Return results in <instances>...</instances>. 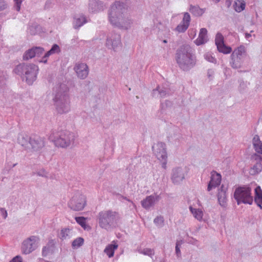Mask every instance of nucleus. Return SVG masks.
I'll use <instances>...</instances> for the list:
<instances>
[{
    "instance_id": "nucleus-1",
    "label": "nucleus",
    "mask_w": 262,
    "mask_h": 262,
    "mask_svg": "<svg viewBox=\"0 0 262 262\" xmlns=\"http://www.w3.org/2000/svg\"><path fill=\"white\" fill-rule=\"evenodd\" d=\"M125 4L120 1H116L111 5L108 11L109 22L114 26L127 30L131 27L132 20L126 14Z\"/></svg>"
},
{
    "instance_id": "nucleus-2",
    "label": "nucleus",
    "mask_w": 262,
    "mask_h": 262,
    "mask_svg": "<svg viewBox=\"0 0 262 262\" xmlns=\"http://www.w3.org/2000/svg\"><path fill=\"white\" fill-rule=\"evenodd\" d=\"M175 59L179 68L188 71L196 64V56L194 50L188 44L181 46L176 51Z\"/></svg>"
},
{
    "instance_id": "nucleus-3",
    "label": "nucleus",
    "mask_w": 262,
    "mask_h": 262,
    "mask_svg": "<svg viewBox=\"0 0 262 262\" xmlns=\"http://www.w3.org/2000/svg\"><path fill=\"white\" fill-rule=\"evenodd\" d=\"M56 91L53 99L56 111L60 114L69 113L71 110V104L68 87L61 84L56 88Z\"/></svg>"
},
{
    "instance_id": "nucleus-4",
    "label": "nucleus",
    "mask_w": 262,
    "mask_h": 262,
    "mask_svg": "<svg viewBox=\"0 0 262 262\" xmlns=\"http://www.w3.org/2000/svg\"><path fill=\"white\" fill-rule=\"evenodd\" d=\"M38 67L33 63H21L14 69L15 74L21 76L23 80L31 85L36 80Z\"/></svg>"
},
{
    "instance_id": "nucleus-5",
    "label": "nucleus",
    "mask_w": 262,
    "mask_h": 262,
    "mask_svg": "<svg viewBox=\"0 0 262 262\" xmlns=\"http://www.w3.org/2000/svg\"><path fill=\"white\" fill-rule=\"evenodd\" d=\"M119 219V213L112 210L100 211L97 217L99 226L107 230L116 227Z\"/></svg>"
},
{
    "instance_id": "nucleus-6",
    "label": "nucleus",
    "mask_w": 262,
    "mask_h": 262,
    "mask_svg": "<svg viewBox=\"0 0 262 262\" xmlns=\"http://www.w3.org/2000/svg\"><path fill=\"white\" fill-rule=\"evenodd\" d=\"M247 56L246 48L244 46H240L232 52L230 56V65L233 69L241 68Z\"/></svg>"
},
{
    "instance_id": "nucleus-7",
    "label": "nucleus",
    "mask_w": 262,
    "mask_h": 262,
    "mask_svg": "<svg viewBox=\"0 0 262 262\" xmlns=\"http://www.w3.org/2000/svg\"><path fill=\"white\" fill-rule=\"evenodd\" d=\"M251 192V189L249 187L244 186L237 188L234 194V197L237 204L238 205L241 203L252 204L253 198Z\"/></svg>"
},
{
    "instance_id": "nucleus-8",
    "label": "nucleus",
    "mask_w": 262,
    "mask_h": 262,
    "mask_svg": "<svg viewBox=\"0 0 262 262\" xmlns=\"http://www.w3.org/2000/svg\"><path fill=\"white\" fill-rule=\"evenodd\" d=\"M75 140V136L73 133L68 130L60 132L57 138L54 140L56 146L62 148H66L72 144Z\"/></svg>"
},
{
    "instance_id": "nucleus-9",
    "label": "nucleus",
    "mask_w": 262,
    "mask_h": 262,
    "mask_svg": "<svg viewBox=\"0 0 262 262\" xmlns=\"http://www.w3.org/2000/svg\"><path fill=\"white\" fill-rule=\"evenodd\" d=\"M40 241L38 236L31 235L23 241L21 246V251L24 254H29L35 250Z\"/></svg>"
},
{
    "instance_id": "nucleus-10",
    "label": "nucleus",
    "mask_w": 262,
    "mask_h": 262,
    "mask_svg": "<svg viewBox=\"0 0 262 262\" xmlns=\"http://www.w3.org/2000/svg\"><path fill=\"white\" fill-rule=\"evenodd\" d=\"M152 150L155 155L161 162L162 168L165 169L167 159L165 144L163 142H158L152 146Z\"/></svg>"
},
{
    "instance_id": "nucleus-11",
    "label": "nucleus",
    "mask_w": 262,
    "mask_h": 262,
    "mask_svg": "<svg viewBox=\"0 0 262 262\" xmlns=\"http://www.w3.org/2000/svg\"><path fill=\"white\" fill-rule=\"evenodd\" d=\"M86 204V199L80 192H77L73 195L68 203V206L74 211L82 210Z\"/></svg>"
},
{
    "instance_id": "nucleus-12",
    "label": "nucleus",
    "mask_w": 262,
    "mask_h": 262,
    "mask_svg": "<svg viewBox=\"0 0 262 262\" xmlns=\"http://www.w3.org/2000/svg\"><path fill=\"white\" fill-rule=\"evenodd\" d=\"M121 37L119 34L112 32L107 34L105 46L108 49L115 51L121 45Z\"/></svg>"
},
{
    "instance_id": "nucleus-13",
    "label": "nucleus",
    "mask_w": 262,
    "mask_h": 262,
    "mask_svg": "<svg viewBox=\"0 0 262 262\" xmlns=\"http://www.w3.org/2000/svg\"><path fill=\"white\" fill-rule=\"evenodd\" d=\"M187 171L185 167H177L172 169L171 180L175 184L181 183L185 179Z\"/></svg>"
},
{
    "instance_id": "nucleus-14",
    "label": "nucleus",
    "mask_w": 262,
    "mask_h": 262,
    "mask_svg": "<svg viewBox=\"0 0 262 262\" xmlns=\"http://www.w3.org/2000/svg\"><path fill=\"white\" fill-rule=\"evenodd\" d=\"M215 45L217 50L220 52L224 54H229L231 52L232 49L231 47L226 46L224 42V37L220 33H217L215 38Z\"/></svg>"
},
{
    "instance_id": "nucleus-15",
    "label": "nucleus",
    "mask_w": 262,
    "mask_h": 262,
    "mask_svg": "<svg viewBox=\"0 0 262 262\" xmlns=\"http://www.w3.org/2000/svg\"><path fill=\"white\" fill-rule=\"evenodd\" d=\"M45 50L43 48L35 47L27 50L23 56V60H28L35 56L40 57L44 53Z\"/></svg>"
},
{
    "instance_id": "nucleus-16",
    "label": "nucleus",
    "mask_w": 262,
    "mask_h": 262,
    "mask_svg": "<svg viewBox=\"0 0 262 262\" xmlns=\"http://www.w3.org/2000/svg\"><path fill=\"white\" fill-rule=\"evenodd\" d=\"M74 70L77 77L81 79H85L89 74V68L84 63H78L76 64Z\"/></svg>"
},
{
    "instance_id": "nucleus-17",
    "label": "nucleus",
    "mask_w": 262,
    "mask_h": 262,
    "mask_svg": "<svg viewBox=\"0 0 262 262\" xmlns=\"http://www.w3.org/2000/svg\"><path fill=\"white\" fill-rule=\"evenodd\" d=\"M45 145L43 138L38 136L31 137L30 141V149L32 151H38L41 149Z\"/></svg>"
},
{
    "instance_id": "nucleus-18",
    "label": "nucleus",
    "mask_w": 262,
    "mask_h": 262,
    "mask_svg": "<svg viewBox=\"0 0 262 262\" xmlns=\"http://www.w3.org/2000/svg\"><path fill=\"white\" fill-rule=\"evenodd\" d=\"M190 16L187 12L184 13V16L181 23L177 26L175 30L179 33H183L185 32L188 29L190 22Z\"/></svg>"
},
{
    "instance_id": "nucleus-19",
    "label": "nucleus",
    "mask_w": 262,
    "mask_h": 262,
    "mask_svg": "<svg viewBox=\"0 0 262 262\" xmlns=\"http://www.w3.org/2000/svg\"><path fill=\"white\" fill-rule=\"evenodd\" d=\"M221 182V175L215 171L212 172L211 179L208 184L207 190L210 191L213 188H215L220 184Z\"/></svg>"
},
{
    "instance_id": "nucleus-20",
    "label": "nucleus",
    "mask_w": 262,
    "mask_h": 262,
    "mask_svg": "<svg viewBox=\"0 0 262 262\" xmlns=\"http://www.w3.org/2000/svg\"><path fill=\"white\" fill-rule=\"evenodd\" d=\"M160 196L158 195H150L141 201L142 206L145 209H149L155 205L156 201H158Z\"/></svg>"
},
{
    "instance_id": "nucleus-21",
    "label": "nucleus",
    "mask_w": 262,
    "mask_h": 262,
    "mask_svg": "<svg viewBox=\"0 0 262 262\" xmlns=\"http://www.w3.org/2000/svg\"><path fill=\"white\" fill-rule=\"evenodd\" d=\"M105 8L103 3L99 0H89V9L92 12L103 11Z\"/></svg>"
},
{
    "instance_id": "nucleus-22",
    "label": "nucleus",
    "mask_w": 262,
    "mask_h": 262,
    "mask_svg": "<svg viewBox=\"0 0 262 262\" xmlns=\"http://www.w3.org/2000/svg\"><path fill=\"white\" fill-rule=\"evenodd\" d=\"M31 137L28 135L21 133L18 135L17 138V142L21 146H23L26 150H30V141L31 140Z\"/></svg>"
},
{
    "instance_id": "nucleus-23",
    "label": "nucleus",
    "mask_w": 262,
    "mask_h": 262,
    "mask_svg": "<svg viewBox=\"0 0 262 262\" xmlns=\"http://www.w3.org/2000/svg\"><path fill=\"white\" fill-rule=\"evenodd\" d=\"M169 95L168 89L158 86L156 89L153 90L152 95L155 97L165 98Z\"/></svg>"
},
{
    "instance_id": "nucleus-24",
    "label": "nucleus",
    "mask_w": 262,
    "mask_h": 262,
    "mask_svg": "<svg viewBox=\"0 0 262 262\" xmlns=\"http://www.w3.org/2000/svg\"><path fill=\"white\" fill-rule=\"evenodd\" d=\"M60 52V49L58 45L54 44L52 46L51 49L46 52L41 59L39 60L40 62L46 63L47 62L48 58L51 55L58 53Z\"/></svg>"
},
{
    "instance_id": "nucleus-25",
    "label": "nucleus",
    "mask_w": 262,
    "mask_h": 262,
    "mask_svg": "<svg viewBox=\"0 0 262 262\" xmlns=\"http://www.w3.org/2000/svg\"><path fill=\"white\" fill-rule=\"evenodd\" d=\"M207 31L205 28H202L200 31L198 38L194 41L195 45L200 46L205 43L207 40Z\"/></svg>"
},
{
    "instance_id": "nucleus-26",
    "label": "nucleus",
    "mask_w": 262,
    "mask_h": 262,
    "mask_svg": "<svg viewBox=\"0 0 262 262\" xmlns=\"http://www.w3.org/2000/svg\"><path fill=\"white\" fill-rule=\"evenodd\" d=\"M87 22L88 20L86 19V17L84 15H79L78 16H76L74 18L73 21V27L75 29H78Z\"/></svg>"
},
{
    "instance_id": "nucleus-27",
    "label": "nucleus",
    "mask_w": 262,
    "mask_h": 262,
    "mask_svg": "<svg viewBox=\"0 0 262 262\" xmlns=\"http://www.w3.org/2000/svg\"><path fill=\"white\" fill-rule=\"evenodd\" d=\"M112 243V244L107 245L104 250V252L109 257H112L114 256L115 250L118 247V245L115 241H113Z\"/></svg>"
},
{
    "instance_id": "nucleus-28",
    "label": "nucleus",
    "mask_w": 262,
    "mask_h": 262,
    "mask_svg": "<svg viewBox=\"0 0 262 262\" xmlns=\"http://www.w3.org/2000/svg\"><path fill=\"white\" fill-rule=\"evenodd\" d=\"M252 142L255 151L258 154H262V142L259 136L255 135L253 138Z\"/></svg>"
},
{
    "instance_id": "nucleus-29",
    "label": "nucleus",
    "mask_w": 262,
    "mask_h": 262,
    "mask_svg": "<svg viewBox=\"0 0 262 262\" xmlns=\"http://www.w3.org/2000/svg\"><path fill=\"white\" fill-rule=\"evenodd\" d=\"M255 202L262 209V190L260 186H257L255 189Z\"/></svg>"
},
{
    "instance_id": "nucleus-30",
    "label": "nucleus",
    "mask_w": 262,
    "mask_h": 262,
    "mask_svg": "<svg viewBox=\"0 0 262 262\" xmlns=\"http://www.w3.org/2000/svg\"><path fill=\"white\" fill-rule=\"evenodd\" d=\"M58 237L62 241L69 239L71 237V230L68 228L62 229L58 234Z\"/></svg>"
},
{
    "instance_id": "nucleus-31",
    "label": "nucleus",
    "mask_w": 262,
    "mask_h": 262,
    "mask_svg": "<svg viewBox=\"0 0 262 262\" xmlns=\"http://www.w3.org/2000/svg\"><path fill=\"white\" fill-rule=\"evenodd\" d=\"M189 10L193 15L200 16L205 12V9H202L198 6L190 5Z\"/></svg>"
},
{
    "instance_id": "nucleus-32",
    "label": "nucleus",
    "mask_w": 262,
    "mask_h": 262,
    "mask_svg": "<svg viewBox=\"0 0 262 262\" xmlns=\"http://www.w3.org/2000/svg\"><path fill=\"white\" fill-rule=\"evenodd\" d=\"M189 210L193 216L198 221H201L203 219V212L200 209L194 208L191 206L189 207Z\"/></svg>"
},
{
    "instance_id": "nucleus-33",
    "label": "nucleus",
    "mask_w": 262,
    "mask_h": 262,
    "mask_svg": "<svg viewBox=\"0 0 262 262\" xmlns=\"http://www.w3.org/2000/svg\"><path fill=\"white\" fill-rule=\"evenodd\" d=\"M217 198L220 205L222 207H226L227 206L226 193H225L223 191L219 192Z\"/></svg>"
},
{
    "instance_id": "nucleus-34",
    "label": "nucleus",
    "mask_w": 262,
    "mask_h": 262,
    "mask_svg": "<svg viewBox=\"0 0 262 262\" xmlns=\"http://www.w3.org/2000/svg\"><path fill=\"white\" fill-rule=\"evenodd\" d=\"M262 170V164L261 162L256 161V163L253 165L250 171L251 175H255L261 172Z\"/></svg>"
},
{
    "instance_id": "nucleus-35",
    "label": "nucleus",
    "mask_w": 262,
    "mask_h": 262,
    "mask_svg": "<svg viewBox=\"0 0 262 262\" xmlns=\"http://www.w3.org/2000/svg\"><path fill=\"white\" fill-rule=\"evenodd\" d=\"M40 29V26L37 24L34 23L30 25L28 28L27 32L31 35H35L37 33Z\"/></svg>"
},
{
    "instance_id": "nucleus-36",
    "label": "nucleus",
    "mask_w": 262,
    "mask_h": 262,
    "mask_svg": "<svg viewBox=\"0 0 262 262\" xmlns=\"http://www.w3.org/2000/svg\"><path fill=\"white\" fill-rule=\"evenodd\" d=\"M54 240L51 239L49 241L47 246L43 247L42 249V255L44 257L47 256L50 251V246L54 245Z\"/></svg>"
},
{
    "instance_id": "nucleus-37",
    "label": "nucleus",
    "mask_w": 262,
    "mask_h": 262,
    "mask_svg": "<svg viewBox=\"0 0 262 262\" xmlns=\"http://www.w3.org/2000/svg\"><path fill=\"white\" fill-rule=\"evenodd\" d=\"M234 7L236 12H240L245 9V3L244 1H237L235 2Z\"/></svg>"
},
{
    "instance_id": "nucleus-38",
    "label": "nucleus",
    "mask_w": 262,
    "mask_h": 262,
    "mask_svg": "<svg viewBox=\"0 0 262 262\" xmlns=\"http://www.w3.org/2000/svg\"><path fill=\"white\" fill-rule=\"evenodd\" d=\"M84 243V239L82 237H78L74 239L72 243V247L73 249H77L82 246Z\"/></svg>"
},
{
    "instance_id": "nucleus-39",
    "label": "nucleus",
    "mask_w": 262,
    "mask_h": 262,
    "mask_svg": "<svg viewBox=\"0 0 262 262\" xmlns=\"http://www.w3.org/2000/svg\"><path fill=\"white\" fill-rule=\"evenodd\" d=\"M139 252L140 253L148 255L150 256V257H152V256L155 254V252L154 249H150V248H144L142 250H139Z\"/></svg>"
},
{
    "instance_id": "nucleus-40",
    "label": "nucleus",
    "mask_w": 262,
    "mask_h": 262,
    "mask_svg": "<svg viewBox=\"0 0 262 262\" xmlns=\"http://www.w3.org/2000/svg\"><path fill=\"white\" fill-rule=\"evenodd\" d=\"M205 59L208 62L215 63L216 62V58L213 56V54L210 52H207L204 55Z\"/></svg>"
},
{
    "instance_id": "nucleus-41",
    "label": "nucleus",
    "mask_w": 262,
    "mask_h": 262,
    "mask_svg": "<svg viewBox=\"0 0 262 262\" xmlns=\"http://www.w3.org/2000/svg\"><path fill=\"white\" fill-rule=\"evenodd\" d=\"M154 223L158 227H162L164 225V218L162 216H158L156 217L154 220Z\"/></svg>"
},
{
    "instance_id": "nucleus-42",
    "label": "nucleus",
    "mask_w": 262,
    "mask_h": 262,
    "mask_svg": "<svg viewBox=\"0 0 262 262\" xmlns=\"http://www.w3.org/2000/svg\"><path fill=\"white\" fill-rule=\"evenodd\" d=\"M75 220L76 222L79 224L81 227H84L85 226L86 222L85 219L84 217H76Z\"/></svg>"
},
{
    "instance_id": "nucleus-43",
    "label": "nucleus",
    "mask_w": 262,
    "mask_h": 262,
    "mask_svg": "<svg viewBox=\"0 0 262 262\" xmlns=\"http://www.w3.org/2000/svg\"><path fill=\"white\" fill-rule=\"evenodd\" d=\"M38 176L47 178L48 173L44 169H41L38 170L35 173Z\"/></svg>"
},
{
    "instance_id": "nucleus-44",
    "label": "nucleus",
    "mask_w": 262,
    "mask_h": 262,
    "mask_svg": "<svg viewBox=\"0 0 262 262\" xmlns=\"http://www.w3.org/2000/svg\"><path fill=\"white\" fill-rule=\"evenodd\" d=\"M247 88V83L244 81H240L238 90L241 93H243Z\"/></svg>"
},
{
    "instance_id": "nucleus-45",
    "label": "nucleus",
    "mask_w": 262,
    "mask_h": 262,
    "mask_svg": "<svg viewBox=\"0 0 262 262\" xmlns=\"http://www.w3.org/2000/svg\"><path fill=\"white\" fill-rule=\"evenodd\" d=\"M181 243L179 241H177L176 244V253L178 257H180L181 256V250H180V246Z\"/></svg>"
},
{
    "instance_id": "nucleus-46",
    "label": "nucleus",
    "mask_w": 262,
    "mask_h": 262,
    "mask_svg": "<svg viewBox=\"0 0 262 262\" xmlns=\"http://www.w3.org/2000/svg\"><path fill=\"white\" fill-rule=\"evenodd\" d=\"M7 4L4 0H0V11L7 8Z\"/></svg>"
},
{
    "instance_id": "nucleus-47",
    "label": "nucleus",
    "mask_w": 262,
    "mask_h": 262,
    "mask_svg": "<svg viewBox=\"0 0 262 262\" xmlns=\"http://www.w3.org/2000/svg\"><path fill=\"white\" fill-rule=\"evenodd\" d=\"M0 212H1V215L3 216L4 219H6V217H7V215H8L7 211H6V210L3 208H1Z\"/></svg>"
},
{
    "instance_id": "nucleus-48",
    "label": "nucleus",
    "mask_w": 262,
    "mask_h": 262,
    "mask_svg": "<svg viewBox=\"0 0 262 262\" xmlns=\"http://www.w3.org/2000/svg\"><path fill=\"white\" fill-rule=\"evenodd\" d=\"M214 74V71L212 69H209L207 71V76L210 79L213 78Z\"/></svg>"
},
{
    "instance_id": "nucleus-49",
    "label": "nucleus",
    "mask_w": 262,
    "mask_h": 262,
    "mask_svg": "<svg viewBox=\"0 0 262 262\" xmlns=\"http://www.w3.org/2000/svg\"><path fill=\"white\" fill-rule=\"evenodd\" d=\"M6 80V77L3 72H0V86L4 83Z\"/></svg>"
},
{
    "instance_id": "nucleus-50",
    "label": "nucleus",
    "mask_w": 262,
    "mask_h": 262,
    "mask_svg": "<svg viewBox=\"0 0 262 262\" xmlns=\"http://www.w3.org/2000/svg\"><path fill=\"white\" fill-rule=\"evenodd\" d=\"M253 157L255 158V160L256 161H258L259 162H262V156L258 155L257 154H254Z\"/></svg>"
},
{
    "instance_id": "nucleus-51",
    "label": "nucleus",
    "mask_w": 262,
    "mask_h": 262,
    "mask_svg": "<svg viewBox=\"0 0 262 262\" xmlns=\"http://www.w3.org/2000/svg\"><path fill=\"white\" fill-rule=\"evenodd\" d=\"M227 190V187L225 186L224 185H222L219 189V192L223 191L225 193H226V190Z\"/></svg>"
},
{
    "instance_id": "nucleus-52",
    "label": "nucleus",
    "mask_w": 262,
    "mask_h": 262,
    "mask_svg": "<svg viewBox=\"0 0 262 262\" xmlns=\"http://www.w3.org/2000/svg\"><path fill=\"white\" fill-rule=\"evenodd\" d=\"M21 262V257L20 256H17L15 258L13 259V260L10 262Z\"/></svg>"
},
{
    "instance_id": "nucleus-53",
    "label": "nucleus",
    "mask_w": 262,
    "mask_h": 262,
    "mask_svg": "<svg viewBox=\"0 0 262 262\" xmlns=\"http://www.w3.org/2000/svg\"><path fill=\"white\" fill-rule=\"evenodd\" d=\"M250 37H251V35L250 33H245V38L246 39H249Z\"/></svg>"
},
{
    "instance_id": "nucleus-54",
    "label": "nucleus",
    "mask_w": 262,
    "mask_h": 262,
    "mask_svg": "<svg viewBox=\"0 0 262 262\" xmlns=\"http://www.w3.org/2000/svg\"><path fill=\"white\" fill-rule=\"evenodd\" d=\"M159 26H162L163 27H164V26H163V25L161 23H160L159 24Z\"/></svg>"
},
{
    "instance_id": "nucleus-55",
    "label": "nucleus",
    "mask_w": 262,
    "mask_h": 262,
    "mask_svg": "<svg viewBox=\"0 0 262 262\" xmlns=\"http://www.w3.org/2000/svg\"><path fill=\"white\" fill-rule=\"evenodd\" d=\"M167 42V40H163V42H164V43H166Z\"/></svg>"
},
{
    "instance_id": "nucleus-56",
    "label": "nucleus",
    "mask_w": 262,
    "mask_h": 262,
    "mask_svg": "<svg viewBox=\"0 0 262 262\" xmlns=\"http://www.w3.org/2000/svg\"><path fill=\"white\" fill-rule=\"evenodd\" d=\"M194 35H195L196 34V30H195L194 31Z\"/></svg>"
}]
</instances>
